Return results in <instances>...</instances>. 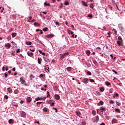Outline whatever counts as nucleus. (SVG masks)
<instances>
[{
  "label": "nucleus",
  "instance_id": "f257e3e1",
  "mask_svg": "<svg viewBox=\"0 0 125 125\" xmlns=\"http://www.w3.org/2000/svg\"><path fill=\"white\" fill-rule=\"evenodd\" d=\"M118 27H119V30L122 33H124V32H125V28H124V27H123V25H122V24H121V23L119 24Z\"/></svg>",
  "mask_w": 125,
  "mask_h": 125
},
{
  "label": "nucleus",
  "instance_id": "f03ea898",
  "mask_svg": "<svg viewBox=\"0 0 125 125\" xmlns=\"http://www.w3.org/2000/svg\"><path fill=\"white\" fill-rule=\"evenodd\" d=\"M43 59L44 61L46 62V64L48 63V62H50V60L48 58V57H43Z\"/></svg>",
  "mask_w": 125,
  "mask_h": 125
},
{
  "label": "nucleus",
  "instance_id": "7ed1b4c3",
  "mask_svg": "<svg viewBox=\"0 0 125 125\" xmlns=\"http://www.w3.org/2000/svg\"><path fill=\"white\" fill-rule=\"evenodd\" d=\"M88 79L83 78L82 81V83H84V84H86L87 83H88Z\"/></svg>",
  "mask_w": 125,
  "mask_h": 125
},
{
  "label": "nucleus",
  "instance_id": "20e7f679",
  "mask_svg": "<svg viewBox=\"0 0 125 125\" xmlns=\"http://www.w3.org/2000/svg\"><path fill=\"white\" fill-rule=\"evenodd\" d=\"M99 121V116L98 115H97L96 117V119L92 120L93 123H96V124H97L98 123Z\"/></svg>",
  "mask_w": 125,
  "mask_h": 125
},
{
  "label": "nucleus",
  "instance_id": "39448f33",
  "mask_svg": "<svg viewBox=\"0 0 125 125\" xmlns=\"http://www.w3.org/2000/svg\"><path fill=\"white\" fill-rule=\"evenodd\" d=\"M11 46V45L10 43H6L5 44V47L7 48V49H9L10 48V47Z\"/></svg>",
  "mask_w": 125,
  "mask_h": 125
},
{
  "label": "nucleus",
  "instance_id": "423d86ee",
  "mask_svg": "<svg viewBox=\"0 0 125 125\" xmlns=\"http://www.w3.org/2000/svg\"><path fill=\"white\" fill-rule=\"evenodd\" d=\"M21 117H22V118H26V112H24V111H21Z\"/></svg>",
  "mask_w": 125,
  "mask_h": 125
},
{
  "label": "nucleus",
  "instance_id": "0eeeda50",
  "mask_svg": "<svg viewBox=\"0 0 125 125\" xmlns=\"http://www.w3.org/2000/svg\"><path fill=\"white\" fill-rule=\"evenodd\" d=\"M82 3L84 6H85L86 7H87V6H88V5H87V3H86V2L84 1V0H83L82 1Z\"/></svg>",
  "mask_w": 125,
  "mask_h": 125
},
{
  "label": "nucleus",
  "instance_id": "6e6552de",
  "mask_svg": "<svg viewBox=\"0 0 125 125\" xmlns=\"http://www.w3.org/2000/svg\"><path fill=\"white\" fill-rule=\"evenodd\" d=\"M77 116L79 117V118H81V119H83V117L81 116L82 115V113H81V112L80 111H77L76 112Z\"/></svg>",
  "mask_w": 125,
  "mask_h": 125
},
{
  "label": "nucleus",
  "instance_id": "1a4fd4ad",
  "mask_svg": "<svg viewBox=\"0 0 125 125\" xmlns=\"http://www.w3.org/2000/svg\"><path fill=\"white\" fill-rule=\"evenodd\" d=\"M26 101L27 102H28V103H30V102H31L32 101V98H31L30 97H28L26 98Z\"/></svg>",
  "mask_w": 125,
  "mask_h": 125
},
{
  "label": "nucleus",
  "instance_id": "9d476101",
  "mask_svg": "<svg viewBox=\"0 0 125 125\" xmlns=\"http://www.w3.org/2000/svg\"><path fill=\"white\" fill-rule=\"evenodd\" d=\"M7 92H8V93H12V89H11L10 87L7 88Z\"/></svg>",
  "mask_w": 125,
  "mask_h": 125
},
{
  "label": "nucleus",
  "instance_id": "9b49d317",
  "mask_svg": "<svg viewBox=\"0 0 125 125\" xmlns=\"http://www.w3.org/2000/svg\"><path fill=\"white\" fill-rule=\"evenodd\" d=\"M20 82L21 83V84H23V83H26V81L23 79L22 77L20 78Z\"/></svg>",
  "mask_w": 125,
  "mask_h": 125
},
{
  "label": "nucleus",
  "instance_id": "f8f14e48",
  "mask_svg": "<svg viewBox=\"0 0 125 125\" xmlns=\"http://www.w3.org/2000/svg\"><path fill=\"white\" fill-rule=\"evenodd\" d=\"M104 104V102L102 101H100L98 104H97V106H101Z\"/></svg>",
  "mask_w": 125,
  "mask_h": 125
},
{
  "label": "nucleus",
  "instance_id": "ddd939ff",
  "mask_svg": "<svg viewBox=\"0 0 125 125\" xmlns=\"http://www.w3.org/2000/svg\"><path fill=\"white\" fill-rule=\"evenodd\" d=\"M55 97L57 100H59V99H60V96L57 94H55Z\"/></svg>",
  "mask_w": 125,
  "mask_h": 125
},
{
  "label": "nucleus",
  "instance_id": "4468645a",
  "mask_svg": "<svg viewBox=\"0 0 125 125\" xmlns=\"http://www.w3.org/2000/svg\"><path fill=\"white\" fill-rule=\"evenodd\" d=\"M54 36V35L53 34H49L46 36V38H47L48 39H50V38H53Z\"/></svg>",
  "mask_w": 125,
  "mask_h": 125
},
{
  "label": "nucleus",
  "instance_id": "2eb2a0df",
  "mask_svg": "<svg viewBox=\"0 0 125 125\" xmlns=\"http://www.w3.org/2000/svg\"><path fill=\"white\" fill-rule=\"evenodd\" d=\"M27 55H28V56H30V57H32V56H33V55H34V53H33L32 52H28Z\"/></svg>",
  "mask_w": 125,
  "mask_h": 125
},
{
  "label": "nucleus",
  "instance_id": "dca6fc26",
  "mask_svg": "<svg viewBox=\"0 0 125 125\" xmlns=\"http://www.w3.org/2000/svg\"><path fill=\"white\" fill-rule=\"evenodd\" d=\"M117 44L120 46L121 44H122V43H123V41H117Z\"/></svg>",
  "mask_w": 125,
  "mask_h": 125
},
{
  "label": "nucleus",
  "instance_id": "f3484780",
  "mask_svg": "<svg viewBox=\"0 0 125 125\" xmlns=\"http://www.w3.org/2000/svg\"><path fill=\"white\" fill-rule=\"evenodd\" d=\"M111 123L113 125H114V124H117V120L115 119H113Z\"/></svg>",
  "mask_w": 125,
  "mask_h": 125
},
{
  "label": "nucleus",
  "instance_id": "a211bd4d",
  "mask_svg": "<svg viewBox=\"0 0 125 125\" xmlns=\"http://www.w3.org/2000/svg\"><path fill=\"white\" fill-rule=\"evenodd\" d=\"M8 123L9 124H10V125H13L14 124V122H13V120L12 119H10L9 121H8Z\"/></svg>",
  "mask_w": 125,
  "mask_h": 125
},
{
  "label": "nucleus",
  "instance_id": "6ab92c4d",
  "mask_svg": "<svg viewBox=\"0 0 125 125\" xmlns=\"http://www.w3.org/2000/svg\"><path fill=\"white\" fill-rule=\"evenodd\" d=\"M38 63L39 64H42V58H38Z\"/></svg>",
  "mask_w": 125,
  "mask_h": 125
},
{
  "label": "nucleus",
  "instance_id": "aec40b11",
  "mask_svg": "<svg viewBox=\"0 0 125 125\" xmlns=\"http://www.w3.org/2000/svg\"><path fill=\"white\" fill-rule=\"evenodd\" d=\"M43 112H47V111H48V108H47V107H44L43 108Z\"/></svg>",
  "mask_w": 125,
  "mask_h": 125
},
{
  "label": "nucleus",
  "instance_id": "412c9836",
  "mask_svg": "<svg viewBox=\"0 0 125 125\" xmlns=\"http://www.w3.org/2000/svg\"><path fill=\"white\" fill-rule=\"evenodd\" d=\"M17 36V33H12V38H15Z\"/></svg>",
  "mask_w": 125,
  "mask_h": 125
},
{
  "label": "nucleus",
  "instance_id": "4be33fe9",
  "mask_svg": "<svg viewBox=\"0 0 125 125\" xmlns=\"http://www.w3.org/2000/svg\"><path fill=\"white\" fill-rule=\"evenodd\" d=\"M98 110H99L100 111L101 110V111H105V107L101 106V107H100V109H98Z\"/></svg>",
  "mask_w": 125,
  "mask_h": 125
},
{
  "label": "nucleus",
  "instance_id": "5701e85b",
  "mask_svg": "<svg viewBox=\"0 0 125 125\" xmlns=\"http://www.w3.org/2000/svg\"><path fill=\"white\" fill-rule=\"evenodd\" d=\"M25 44H27V45H31L32 44V42L30 41L26 42Z\"/></svg>",
  "mask_w": 125,
  "mask_h": 125
},
{
  "label": "nucleus",
  "instance_id": "b1692460",
  "mask_svg": "<svg viewBox=\"0 0 125 125\" xmlns=\"http://www.w3.org/2000/svg\"><path fill=\"white\" fill-rule=\"evenodd\" d=\"M14 93H15V94H18V93H19V90H18V89L14 90Z\"/></svg>",
  "mask_w": 125,
  "mask_h": 125
},
{
  "label": "nucleus",
  "instance_id": "393cba45",
  "mask_svg": "<svg viewBox=\"0 0 125 125\" xmlns=\"http://www.w3.org/2000/svg\"><path fill=\"white\" fill-rule=\"evenodd\" d=\"M66 69L67 70V71L68 72H70V71H72V67H68L66 68Z\"/></svg>",
  "mask_w": 125,
  "mask_h": 125
},
{
  "label": "nucleus",
  "instance_id": "a878e982",
  "mask_svg": "<svg viewBox=\"0 0 125 125\" xmlns=\"http://www.w3.org/2000/svg\"><path fill=\"white\" fill-rule=\"evenodd\" d=\"M105 85H107V86H109V85H111V83L109 82H105Z\"/></svg>",
  "mask_w": 125,
  "mask_h": 125
},
{
  "label": "nucleus",
  "instance_id": "bb28decb",
  "mask_svg": "<svg viewBox=\"0 0 125 125\" xmlns=\"http://www.w3.org/2000/svg\"><path fill=\"white\" fill-rule=\"evenodd\" d=\"M104 90H105V88H104V87H101L100 88V91H101V92H103V91H104Z\"/></svg>",
  "mask_w": 125,
  "mask_h": 125
},
{
  "label": "nucleus",
  "instance_id": "cd10ccee",
  "mask_svg": "<svg viewBox=\"0 0 125 125\" xmlns=\"http://www.w3.org/2000/svg\"><path fill=\"white\" fill-rule=\"evenodd\" d=\"M114 110L115 112H117V113H121V110H120V109L115 108Z\"/></svg>",
  "mask_w": 125,
  "mask_h": 125
},
{
  "label": "nucleus",
  "instance_id": "c85d7f7f",
  "mask_svg": "<svg viewBox=\"0 0 125 125\" xmlns=\"http://www.w3.org/2000/svg\"><path fill=\"white\" fill-rule=\"evenodd\" d=\"M42 30L43 32H47V31H48V28L47 27H44Z\"/></svg>",
  "mask_w": 125,
  "mask_h": 125
},
{
  "label": "nucleus",
  "instance_id": "c756f323",
  "mask_svg": "<svg viewBox=\"0 0 125 125\" xmlns=\"http://www.w3.org/2000/svg\"><path fill=\"white\" fill-rule=\"evenodd\" d=\"M86 53L87 55H88V56H89V55H90V51L86 50Z\"/></svg>",
  "mask_w": 125,
  "mask_h": 125
},
{
  "label": "nucleus",
  "instance_id": "7c9ffc66",
  "mask_svg": "<svg viewBox=\"0 0 125 125\" xmlns=\"http://www.w3.org/2000/svg\"><path fill=\"white\" fill-rule=\"evenodd\" d=\"M92 114L93 116H95L96 115V111H95V110H92Z\"/></svg>",
  "mask_w": 125,
  "mask_h": 125
},
{
  "label": "nucleus",
  "instance_id": "2f4dec72",
  "mask_svg": "<svg viewBox=\"0 0 125 125\" xmlns=\"http://www.w3.org/2000/svg\"><path fill=\"white\" fill-rule=\"evenodd\" d=\"M44 5H45V6H50V4L49 3H47L46 2H45L44 3Z\"/></svg>",
  "mask_w": 125,
  "mask_h": 125
},
{
  "label": "nucleus",
  "instance_id": "473e14b6",
  "mask_svg": "<svg viewBox=\"0 0 125 125\" xmlns=\"http://www.w3.org/2000/svg\"><path fill=\"white\" fill-rule=\"evenodd\" d=\"M90 8H92L93 9V7H94V6H93V3H91L89 6Z\"/></svg>",
  "mask_w": 125,
  "mask_h": 125
},
{
  "label": "nucleus",
  "instance_id": "72a5a7b5",
  "mask_svg": "<svg viewBox=\"0 0 125 125\" xmlns=\"http://www.w3.org/2000/svg\"><path fill=\"white\" fill-rule=\"evenodd\" d=\"M42 102H37V103H36V104H37V105L38 107H39L40 105H39L42 104Z\"/></svg>",
  "mask_w": 125,
  "mask_h": 125
},
{
  "label": "nucleus",
  "instance_id": "f704fd0d",
  "mask_svg": "<svg viewBox=\"0 0 125 125\" xmlns=\"http://www.w3.org/2000/svg\"><path fill=\"white\" fill-rule=\"evenodd\" d=\"M88 80L90 81V83H95V82L93 79H89Z\"/></svg>",
  "mask_w": 125,
  "mask_h": 125
},
{
  "label": "nucleus",
  "instance_id": "c9c22d12",
  "mask_svg": "<svg viewBox=\"0 0 125 125\" xmlns=\"http://www.w3.org/2000/svg\"><path fill=\"white\" fill-rule=\"evenodd\" d=\"M34 26H40V24L39 23H38L37 22H35L34 23Z\"/></svg>",
  "mask_w": 125,
  "mask_h": 125
},
{
  "label": "nucleus",
  "instance_id": "e433bc0d",
  "mask_svg": "<svg viewBox=\"0 0 125 125\" xmlns=\"http://www.w3.org/2000/svg\"><path fill=\"white\" fill-rule=\"evenodd\" d=\"M64 5H69V2H68L67 1H64Z\"/></svg>",
  "mask_w": 125,
  "mask_h": 125
},
{
  "label": "nucleus",
  "instance_id": "4c0bfd02",
  "mask_svg": "<svg viewBox=\"0 0 125 125\" xmlns=\"http://www.w3.org/2000/svg\"><path fill=\"white\" fill-rule=\"evenodd\" d=\"M4 98L5 99H6V100H7V99H8V96L5 95L4 96Z\"/></svg>",
  "mask_w": 125,
  "mask_h": 125
},
{
  "label": "nucleus",
  "instance_id": "58836bf2",
  "mask_svg": "<svg viewBox=\"0 0 125 125\" xmlns=\"http://www.w3.org/2000/svg\"><path fill=\"white\" fill-rule=\"evenodd\" d=\"M116 103L117 104V106H121V104H122L121 103H119V102H117V101H116Z\"/></svg>",
  "mask_w": 125,
  "mask_h": 125
},
{
  "label": "nucleus",
  "instance_id": "ea45409f",
  "mask_svg": "<svg viewBox=\"0 0 125 125\" xmlns=\"http://www.w3.org/2000/svg\"><path fill=\"white\" fill-rule=\"evenodd\" d=\"M118 40H119V41H123V39L121 36L118 37Z\"/></svg>",
  "mask_w": 125,
  "mask_h": 125
},
{
  "label": "nucleus",
  "instance_id": "a19ab883",
  "mask_svg": "<svg viewBox=\"0 0 125 125\" xmlns=\"http://www.w3.org/2000/svg\"><path fill=\"white\" fill-rule=\"evenodd\" d=\"M88 17H90V18H92V14H88Z\"/></svg>",
  "mask_w": 125,
  "mask_h": 125
},
{
  "label": "nucleus",
  "instance_id": "79ce46f5",
  "mask_svg": "<svg viewBox=\"0 0 125 125\" xmlns=\"http://www.w3.org/2000/svg\"><path fill=\"white\" fill-rule=\"evenodd\" d=\"M87 74L89 75V76H91V72H90V71H87Z\"/></svg>",
  "mask_w": 125,
  "mask_h": 125
},
{
  "label": "nucleus",
  "instance_id": "37998d69",
  "mask_svg": "<svg viewBox=\"0 0 125 125\" xmlns=\"http://www.w3.org/2000/svg\"><path fill=\"white\" fill-rule=\"evenodd\" d=\"M112 72H113V73H114L116 75H118V72L116 71V70H112Z\"/></svg>",
  "mask_w": 125,
  "mask_h": 125
},
{
  "label": "nucleus",
  "instance_id": "c03bdc74",
  "mask_svg": "<svg viewBox=\"0 0 125 125\" xmlns=\"http://www.w3.org/2000/svg\"><path fill=\"white\" fill-rule=\"evenodd\" d=\"M56 25H57L58 26H60V23L58 21H56L55 22Z\"/></svg>",
  "mask_w": 125,
  "mask_h": 125
},
{
  "label": "nucleus",
  "instance_id": "a18cd8bd",
  "mask_svg": "<svg viewBox=\"0 0 125 125\" xmlns=\"http://www.w3.org/2000/svg\"><path fill=\"white\" fill-rule=\"evenodd\" d=\"M109 103H110V104H114L115 103L114 102V101L110 100Z\"/></svg>",
  "mask_w": 125,
  "mask_h": 125
},
{
  "label": "nucleus",
  "instance_id": "49530a36",
  "mask_svg": "<svg viewBox=\"0 0 125 125\" xmlns=\"http://www.w3.org/2000/svg\"><path fill=\"white\" fill-rule=\"evenodd\" d=\"M36 101H39V100H41V98L38 97L35 99Z\"/></svg>",
  "mask_w": 125,
  "mask_h": 125
},
{
  "label": "nucleus",
  "instance_id": "de8ad7c7",
  "mask_svg": "<svg viewBox=\"0 0 125 125\" xmlns=\"http://www.w3.org/2000/svg\"><path fill=\"white\" fill-rule=\"evenodd\" d=\"M50 106H51V107L54 106V103L52 102V103H51V104H50Z\"/></svg>",
  "mask_w": 125,
  "mask_h": 125
},
{
  "label": "nucleus",
  "instance_id": "09e8293b",
  "mask_svg": "<svg viewBox=\"0 0 125 125\" xmlns=\"http://www.w3.org/2000/svg\"><path fill=\"white\" fill-rule=\"evenodd\" d=\"M11 55H12L13 56H14V55H15V51H13L11 53Z\"/></svg>",
  "mask_w": 125,
  "mask_h": 125
},
{
  "label": "nucleus",
  "instance_id": "8fccbe9b",
  "mask_svg": "<svg viewBox=\"0 0 125 125\" xmlns=\"http://www.w3.org/2000/svg\"><path fill=\"white\" fill-rule=\"evenodd\" d=\"M47 97H49V96H50V94H49V92L47 91Z\"/></svg>",
  "mask_w": 125,
  "mask_h": 125
},
{
  "label": "nucleus",
  "instance_id": "3c124183",
  "mask_svg": "<svg viewBox=\"0 0 125 125\" xmlns=\"http://www.w3.org/2000/svg\"><path fill=\"white\" fill-rule=\"evenodd\" d=\"M30 78H33V79H34L35 76H33V74H30Z\"/></svg>",
  "mask_w": 125,
  "mask_h": 125
},
{
  "label": "nucleus",
  "instance_id": "603ef678",
  "mask_svg": "<svg viewBox=\"0 0 125 125\" xmlns=\"http://www.w3.org/2000/svg\"><path fill=\"white\" fill-rule=\"evenodd\" d=\"M72 38H77V35H75V34H73L72 35Z\"/></svg>",
  "mask_w": 125,
  "mask_h": 125
},
{
  "label": "nucleus",
  "instance_id": "864d4df0",
  "mask_svg": "<svg viewBox=\"0 0 125 125\" xmlns=\"http://www.w3.org/2000/svg\"><path fill=\"white\" fill-rule=\"evenodd\" d=\"M82 125H86V123H85V122H83L82 123Z\"/></svg>",
  "mask_w": 125,
  "mask_h": 125
},
{
  "label": "nucleus",
  "instance_id": "5fc2aeb1",
  "mask_svg": "<svg viewBox=\"0 0 125 125\" xmlns=\"http://www.w3.org/2000/svg\"><path fill=\"white\" fill-rule=\"evenodd\" d=\"M64 57H65V56L64 55V54L62 55L61 56V58H62V59H63Z\"/></svg>",
  "mask_w": 125,
  "mask_h": 125
},
{
  "label": "nucleus",
  "instance_id": "6e6d98bb",
  "mask_svg": "<svg viewBox=\"0 0 125 125\" xmlns=\"http://www.w3.org/2000/svg\"><path fill=\"white\" fill-rule=\"evenodd\" d=\"M4 77L5 78H7V73L5 72L4 73Z\"/></svg>",
  "mask_w": 125,
  "mask_h": 125
},
{
  "label": "nucleus",
  "instance_id": "4d7b16f0",
  "mask_svg": "<svg viewBox=\"0 0 125 125\" xmlns=\"http://www.w3.org/2000/svg\"><path fill=\"white\" fill-rule=\"evenodd\" d=\"M71 31L70 30H67V33L69 35H70V34H71Z\"/></svg>",
  "mask_w": 125,
  "mask_h": 125
},
{
  "label": "nucleus",
  "instance_id": "13d9d810",
  "mask_svg": "<svg viewBox=\"0 0 125 125\" xmlns=\"http://www.w3.org/2000/svg\"><path fill=\"white\" fill-rule=\"evenodd\" d=\"M20 52V48H18L17 50V53H18Z\"/></svg>",
  "mask_w": 125,
  "mask_h": 125
},
{
  "label": "nucleus",
  "instance_id": "bf43d9fd",
  "mask_svg": "<svg viewBox=\"0 0 125 125\" xmlns=\"http://www.w3.org/2000/svg\"><path fill=\"white\" fill-rule=\"evenodd\" d=\"M2 71H3V72H4V71H5V69L4 68V66H3L2 68Z\"/></svg>",
  "mask_w": 125,
  "mask_h": 125
},
{
  "label": "nucleus",
  "instance_id": "052dcab7",
  "mask_svg": "<svg viewBox=\"0 0 125 125\" xmlns=\"http://www.w3.org/2000/svg\"><path fill=\"white\" fill-rule=\"evenodd\" d=\"M69 54V53L66 52L63 54V55H64V56H66V55H68Z\"/></svg>",
  "mask_w": 125,
  "mask_h": 125
},
{
  "label": "nucleus",
  "instance_id": "680f3d73",
  "mask_svg": "<svg viewBox=\"0 0 125 125\" xmlns=\"http://www.w3.org/2000/svg\"><path fill=\"white\" fill-rule=\"evenodd\" d=\"M109 93H113V91L112 90V89H110L109 90Z\"/></svg>",
  "mask_w": 125,
  "mask_h": 125
},
{
  "label": "nucleus",
  "instance_id": "e2e57ef3",
  "mask_svg": "<svg viewBox=\"0 0 125 125\" xmlns=\"http://www.w3.org/2000/svg\"><path fill=\"white\" fill-rule=\"evenodd\" d=\"M97 94H98V95H101V93L98 91H97Z\"/></svg>",
  "mask_w": 125,
  "mask_h": 125
},
{
  "label": "nucleus",
  "instance_id": "0e129e2a",
  "mask_svg": "<svg viewBox=\"0 0 125 125\" xmlns=\"http://www.w3.org/2000/svg\"><path fill=\"white\" fill-rule=\"evenodd\" d=\"M34 124H38V125H40V122H39V121L35 122H34Z\"/></svg>",
  "mask_w": 125,
  "mask_h": 125
},
{
  "label": "nucleus",
  "instance_id": "69168bd1",
  "mask_svg": "<svg viewBox=\"0 0 125 125\" xmlns=\"http://www.w3.org/2000/svg\"><path fill=\"white\" fill-rule=\"evenodd\" d=\"M86 65H87V67H90V66H91L90 63H86Z\"/></svg>",
  "mask_w": 125,
  "mask_h": 125
},
{
  "label": "nucleus",
  "instance_id": "338daca9",
  "mask_svg": "<svg viewBox=\"0 0 125 125\" xmlns=\"http://www.w3.org/2000/svg\"><path fill=\"white\" fill-rule=\"evenodd\" d=\"M43 74H40V77H41L42 78H43Z\"/></svg>",
  "mask_w": 125,
  "mask_h": 125
},
{
  "label": "nucleus",
  "instance_id": "774afa93",
  "mask_svg": "<svg viewBox=\"0 0 125 125\" xmlns=\"http://www.w3.org/2000/svg\"><path fill=\"white\" fill-rule=\"evenodd\" d=\"M8 70H9L8 67L6 66V68H5V70L6 71H8Z\"/></svg>",
  "mask_w": 125,
  "mask_h": 125
}]
</instances>
